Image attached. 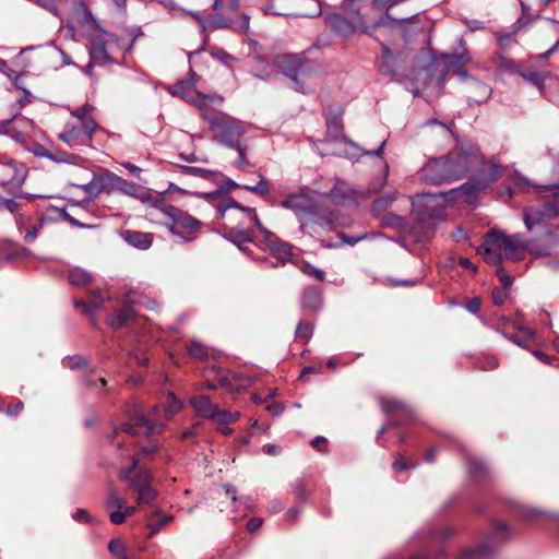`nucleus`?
<instances>
[{"instance_id": "1", "label": "nucleus", "mask_w": 559, "mask_h": 559, "mask_svg": "<svg viewBox=\"0 0 559 559\" xmlns=\"http://www.w3.org/2000/svg\"><path fill=\"white\" fill-rule=\"evenodd\" d=\"M493 160L486 163L479 148L469 140H462L447 156L430 158L419 170L421 181L427 185L440 186L463 178L472 168L481 166L476 181L488 175Z\"/></svg>"}, {"instance_id": "2", "label": "nucleus", "mask_w": 559, "mask_h": 559, "mask_svg": "<svg viewBox=\"0 0 559 559\" xmlns=\"http://www.w3.org/2000/svg\"><path fill=\"white\" fill-rule=\"evenodd\" d=\"M500 175V166L491 164L488 175L481 181L472 179L459 188L447 193L430 194L424 193L413 199L414 211L425 218L442 219V212L451 202L471 203L475 193L488 187L497 180Z\"/></svg>"}, {"instance_id": "3", "label": "nucleus", "mask_w": 559, "mask_h": 559, "mask_svg": "<svg viewBox=\"0 0 559 559\" xmlns=\"http://www.w3.org/2000/svg\"><path fill=\"white\" fill-rule=\"evenodd\" d=\"M477 252L492 265L501 264L503 259L521 261L526 252V239L522 235L508 236L501 230L493 229L484 236Z\"/></svg>"}, {"instance_id": "4", "label": "nucleus", "mask_w": 559, "mask_h": 559, "mask_svg": "<svg viewBox=\"0 0 559 559\" xmlns=\"http://www.w3.org/2000/svg\"><path fill=\"white\" fill-rule=\"evenodd\" d=\"M236 209L248 215V217L254 223L258 229L263 236V242L273 252L276 262H272L274 266L284 265L292 257V248L288 243L280 240L273 233L267 230L260 222L258 214L254 209L240 205L233 199L225 200L217 205L218 215L224 218L226 213Z\"/></svg>"}, {"instance_id": "5", "label": "nucleus", "mask_w": 559, "mask_h": 559, "mask_svg": "<svg viewBox=\"0 0 559 559\" xmlns=\"http://www.w3.org/2000/svg\"><path fill=\"white\" fill-rule=\"evenodd\" d=\"M274 67L294 83V88L300 93L311 91V72L313 66L310 61L296 55H280L274 59Z\"/></svg>"}, {"instance_id": "6", "label": "nucleus", "mask_w": 559, "mask_h": 559, "mask_svg": "<svg viewBox=\"0 0 559 559\" xmlns=\"http://www.w3.org/2000/svg\"><path fill=\"white\" fill-rule=\"evenodd\" d=\"M281 206L294 212L302 229L311 224H320V206L307 188L289 194Z\"/></svg>"}, {"instance_id": "7", "label": "nucleus", "mask_w": 559, "mask_h": 559, "mask_svg": "<svg viewBox=\"0 0 559 559\" xmlns=\"http://www.w3.org/2000/svg\"><path fill=\"white\" fill-rule=\"evenodd\" d=\"M131 45L123 46L111 33L99 29L90 35L88 55L93 63L100 67L115 62V55L120 51H129Z\"/></svg>"}, {"instance_id": "8", "label": "nucleus", "mask_w": 559, "mask_h": 559, "mask_svg": "<svg viewBox=\"0 0 559 559\" xmlns=\"http://www.w3.org/2000/svg\"><path fill=\"white\" fill-rule=\"evenodd\" d=\"M155 206L160 209L162 212L170 219L166 223L173 235L179 237L183 241H192L198 237L201 222L187 212L175 207L173 205H160L155 203Z\"/></svg>"}, {"instance_id": "9", "label": "nucleus", "mask_w": 559, "mask_h": 559, "mask_svg": "<svg viewBox=\"0 0 559 559\" xmlns=\"http://www.w3.org/2000/svg\"><path fill=\"white\" fill-rule=\"evenodd\" d=\"M202 117L207 121L211 131L214 132V139L217 142L233 148L240 144V139L246 132V128L241 121L214 117L207 115V111H205Z\"/></svg>"}, {"instance_id": "10", "label": "nucleus", "mask_w": 559, "mask_h": 559, "mask_svg": "<svg viewBox=\"0 0 559 559\" xmlns=\"http://www.w3.org/2000/svg\"><path fill=\"white\" fill-rule=\"evenodd\" d=\"M168 91L171 95L178 96L198 107L202 115L212 107L221 106L224 100L219 95L209 96L195 91V80L193 76L187 80H179Z\"/></svg>"}, {"instance_id": "11", "label": "nucleus", "mask_w": 559, "mask_h": 559, "mask_svg": "<svg viewBox=\"0 0 559 559\" xmlns=\"http://www.w3.org/2000/svg\"><path fill=\"white\" fill-rule=\"evenodd\" d=\"M552 201H548L540 206H532L524 212V224L528 230L534 227H543L549 219L556 217L559 213V188L549 190Z\"/></svg>"}, {"instance_id": "12", "label": "nucleus", "mask_w": 559, "mask_h": 559, "mask_svg": "<svg viewBox=\"0 0 559 559\" xmlns=\"http://www.w3.org/2000/svg\"><path fill=\"white\" fill-rule=\"evenodd\" d=\"M164 429V425L151 420L142 411H136L130 415V423L123 424L115 430V436L119 432H126L131 436H151L158 433Z\"/></svg>"}, {"instance_id": "13", "label": "nucleus", "mask_w": 559, "mask_h": 559, "mask_svg": "<svg viewBox=\"0 0 559 559\" xmlns=\"http://www.w3.org/2000/svg\"><path fill=\"white\" fill-rule=\"evenodd\" d=\"M26 167L13 159L0 164V185L10 193L16 194L26 178Z\"/></svg>"}, {"instance_id": "14", "label": "nucleus", "mask_w": 559, "mask_h": 559, "mask_svg": "<svg viewBox=\"0 0 559 559\" xmlns=\"http://www.w3.org/2000/svg\"><path fill=\"white\" fill-rule=\"evenodd\" d=\"M98 124L87 122L86 126L79 122H68L59 139L69 146L87 145L93 139Z\"/></svg>"}, {"instance_id": "15", "label": "nucleus", "mask_w": 559, "mask_h": 559, "mask_svg": "<svg viewBox=\"0 0 559 559\" xmlns=\"http://www.w3.org/2000/svg\"><path fill=\"white\" fill-rule=\"evenodd\" d=\"M558 243L556 235L547 231L537 240H526V252L534 258L548 257L556 250Z\"/></svg>"}, {"instance_id": "16", "label": "nucleus", "mask_w": 559, "mask_h": 559, "mask_svg": "<svg viewBox=\"0 0 559 559\" xmlns=\"http://www.w3.org/2000/svg\"><path fill=\"white\" fill-rule=\"evenodd\" d=\"M150 481L151 475L146 471L130 478V486L138 491L139 503H151L155 499L156 491L148 485Z\"/></svg>"}, {"instance_id": "17", "label": "nucleus", "mask_w": 559, "mask_h": 559, "mask_svg": "<svg viewBox=\"0 0 559 559\" xmlns=\"http://www.w3.org/2000/svg\"><path fill=\"white\" fill-rule=\"evenodd\" d=\"M465 80L464 91L469 104H480L489 98L491 88L487 84L469 76Z\"/></svg>"}, {"instance_id": "18", "label": "nucleus", "mask_w": 559, "mask_h": 559, "mask_svg": "<svg viewBox=\"0 0 559 559\" xmlns=\"http://www.w3.org/2000/svg\"><path fill=\"white\" fill-rule=\"evenodd\" d=\"M112 183L117 190L126 195L138 198L143 202L150 200V195L147 193L140 192L136 185L129 182L119 176H112Z\"/></svg>"}, {"instance_id": "19", "label": "nucleus", "mask_w": 559, "mask_h": 559, "mask_svg": "<svg viewBox=\"0 0 559 559\" xmlns=\"http://www.w3.org/2000/svg\"><path fill=\"white\" fill-rule=\"evenodd\" d=\"M328 24L341 36H349L355 32V25L345 16L334 13L326 17Z\"/></svg>"}, {"instance_id": "20", "label": "nucleus", "mask_w": 559, "mask_h": 559, "mask_svg": "<svg viewBox=\"0 0 559 559\" xmlns=\"http://www.w3.org/2000/svg\"><path fill=\"white\" fill-rule=\"evenodd\" d=\"M190 404L195 411V413L203 417L210 419L213 416L216 405H214L210 397L206 395L194 396L190 400Z\"/></svg>"}, {"instance_id": "21", "label": "nucleus", "mask_w": 559, "mask_h": 559, "mask_svg": "<svg viewBox=\"0 0 559 559\" xmlns=\"http://www.w3.org/2000/svg\"><path fill=\"white\" fill-rule=\"evenodd\" d=\"M472 60L471 56L466 50H463L462 52L453 53L451 56H448L447 58V66L449 68L457 67L455 70V73L463 79H468V74L466 71L462 70L461 67L469 63Z\"/></svg>"}, {"instance_id": "22", "label": "nucleus", "mask_w": 559, "mask_h": 559, "mask_svg": "<svg viewBox=\"0 0 559 559\" xmlns=\"http://www.w3.org/2000/svg\"><path fill=\"white\" fill-rule=\"evenodd\" d=\"M133 316L134 310L129 301H127L121 310L108 317L107 322L111 328L119 329L123 326Z\"/></svg>"}, {"instance_id": "23", "label": "nucleus", "mask_w": 559, "mask_h": 559, "mask_svg": "<svg viewBox=\"0 0 559 559\" xmlns=\"http://www.w3.org/2000/svg\"><path fill=\"white\" fill-rule=\"evenodd\" d=\"M127 242L139 249H147L152 245V237L150 234L134 230H127L124 233Z\"/></svg>"}, {"instance_id": "24", "label": "nucleus", "mask_w": 559, "mask_h": 559, "mask_svg": "<svg viewBox=\"0 0 559 559\" xmlns=\"http://www.w3.org/2000/svg\"><path fill=\"white\" fill-rule=\"evenodd\" d=\"M95 108L91 104H84L82 107L71 109L70 114L73 118H75L79 123L85 124L87 122H92L93 124H98L94 117Z\"/></svg>"}, {"instance_id": "25", "label": "nucleus", "mask_w": 559, "mask_h": 559, "mask_svg": "<svg viewBox=\"0 0 559 559\" xmlns=\"http://www.w3.org/2000/svg\"><path fill=\"white\" fill-rule=\"evenodd\" d=\"M355 193V190L350 188L346 182L336 180L333 189L330 191L329 197L333 200H346L350 199Z\"/></svg>"}, {"instance_id": "26", "label": "nucleus", "mask_w": 559, "mask_h": 559, "mask_svg": "<svg viewBox=\"0 0 559 559\" xmlns=\"http://www.w3.org/2000/svg\"><path fill=\"white\" fill-rule=\"evenodd\" d=\"M302 307L310 310H317L321 306V294L316 288H307L302 295Z\"/></svg>"}, {"instance_id": "27", "label": "nucleus", "mask_w": 559, "mask_h": 559, "mask_svg": "<svg viewBox=\"0 0 559 559\" xmlns=\"http://www.w3.org/2000/svg\"><path fill=\"white\" fill-rule=\"evenodd\" d=\"M108 550L116 559H133L127 550L126 543L121 538L110 539Z\"/></svg>"}, {"instance_id": "28", "label": "nucleus", "mask_w": 559, "mask_h": 559, "mask_svg": "<svg viewBox=\"0 0 559 559\" xmlns=\"http://www.w3.org/2000/svg\"><path fill=\"white\" fill-rule=\"evenodd\" d=\"M240 417L239 412H228L225 409H218V407H215V411L213 413V416L210 418V420L216 423L217 425H229L235 423Z\"/></svg>"}, {"instance_id": "29", "label": "nucleus", "mask_w": 559, "mask_h": 559, "mask_svg": "<svg viewBox=\"0 0 559 559\" xmlns=\"http://www.w3.org/2000/svg\"><path fill=\"white\" fill-rule=\"evenodd\" d=\"M393 61H394V58H393V55L390 51V49L388 47H383L382 48V57H381V61L379 64L380 72L385 75H389V76H394L395 70L393 68Z\"/></svg>"}, {"instance_id": "30", "label": "nucleus", "mask_w": 559, "mask_h": 559, "mask_svg": "<svg viewBox=\"0 0 559 559\" xmlns=\"http://www.w3.org/2000/svg\"><path fill=\"white\" fill-rule=\"evenodd\" d=\"M520 74L530 83L534 84L538 88H542L547 78V73L537 70H524L521 71Z\"/></svg>"}, {"instance_id": "31", "label": "nucleus", "mask_w": 559, "mask_h": 559, "mask_svg": "<svg viewBox=\"0 0 559 559\" xmlns=\"http://www.w3.org/2000/svg\"><path fill=\"white\" fill-rule=\"evenodd\" d=\"M69 281L74 286H84L91 281V275L85 270L75 267L69 272Z\"/></svg>"}, {"instance_id": "32", "label": "nucleus", "mask_w": 559, "mask_h": 559, "mask_svg": "<svg viewBox=\"0 0 559 559\" xmlns=\"http://www.w3.org/2000/svg\"><path fill=\"white\" fill-rule=\"evenodd\" d=\"M105 297L100 294H95L91 297V299L87 302L83 301H75L76 307H84L85 311L93 314L104 302Z\"/></svg>"}, {"instance_id": "33", "label": "nucleus", "mask_w": 559, "mask_h": 559, "mask_svg": "<svg viewBox=\"0 0 559 559\" xmlns=\"http://www.w3.org/2000/svg\"><path fill=\"white\" fill-rule=\"evenodd\" d=\"M182 407V404L179 400L176 399L174 393H168L167 395V404L165 405L164 412L165 417L170 419L174 415H176Z\"/></svg>"}, {"instance_id": "34", "label": "nucleus", "mask_w": 559, "mask_h": 559, "mask_svg": "<svg viewBox=\"0 0 559 559\" xmlns=\"http://www.w3.org/2000/svg\"><path fill=\"white\" fill-rule=\"evenodd\" d=\"M135 512L134 507H126L120 511H109V519L111 523L119 525L122 524L126 519Z\"/></svg>"}, {"instance_id": "35", "label": "nucleus", "mask_w": 559, "mask_h": 559, "mask_svg": "<svg viewBox=\"0 0 559 559\" xmlns=\"http://www.w3.org/2000/svg\"><path fill=\"white\" fill-rule=\"evenodd\" d=\"M229 237L233 242L241 249L242 242H249L252 240V233L248 229L236 230L231 228L229 230Z\"/></svg>"}, {"instance_id": "36", "label": "nucleus", "mask_w": 559, "mask_h": 559, "mask_svg": "<svg viewBox=\"0 0 559 559\" xmlns=\"http://www.w3.org/2000/svg\"><path fill=\"white\" fill-rule=\"evenodd\" d=\"M243 189L251 191L259 195H267L270 193V186L262 175H259V182L254 186L243 185Z\"/></svg>"}, {"instance_id": "37", "label": "nucleus", "mask_w": 559, "mask_h": 559, "mask_svg": "<svg viewBox=\"0 0 559 559\" xmlns=\"http://www.w3.org/2000/svg\"><path fill=\"white\" fill-rule=\"evenodd\" d=\"M124 499L119 497L115 489L110 490L105 502L106 509L111 510L116 508V511H120L124 508Z\"/></svg>"}, {"instance_id": "38", "label": "nucleus", "mask_w": 559, "mask_h": 559, "mask_svg": "<svg viewBox=\"0 0 559 559\" xmlns=\"http://www.w3.org/2000/svg\"><path fill=\"white\" fill-rule=\"evenodd\" d=\"M188 353L194 358L204 359L209 356V347L198 341H192L188 347Z\"/></svg>"}, {"instance_id": "39", "label": "nucleus", "mask_w": 559, "mask_h": 559, "mask_svg": "<svg viewBox=\"0 0 559 559\" xmlns=\"http://www.w3.org/2000/svg\"><path fill=\"white\" fill-rule=\"evenodd\" d=\"M397 197V192H392L388 195L377 199L372 204V210L377 213L385 210Z\"/></svg>"}, {"instance_id": "40", "label": "nucleus", "mask_w": 559, "mask_h": 559, "mask_svg": "<svg viewBox=\"0 0 559 559\" xmlns=\"http://www.w3.org/2000/svg\"><path fill=\"white\" fill-rule=\"evenodd\" d=\"M416 464L412 463L408 459L403 455H397L395 461L393 462V468L397 472L406 471L408 468H414Z\"/></svg>"}, {"instance_id": "41", "label": "nucleus", "mask_w": 559, "mask_h": 559, "mask_svg": "<svg viewBox=\"0 0 559 559\" xmlns=\"http://www.w3.org/2000/svg\"><path fill=\"white\" fill-rule=\"evenodd\" d=\"M312 335V326L305 322H299L296 328V336L308 341Z\"/></svg>"}, {"instance_id": "42", "label": "nucleus", "mask_w": 559, "mask_h": 559, "mask_svg": "<svg viewBox=\"0 0 559 559\" xmlns=\"http://www.w3.org/2000/svg\"><path fill=\"white\" fill-rule=\"evenodd\" d=\"M496 273L502 284V289L507 290L513 284V277L506 274L501 264L497 265Z\"/></svg>"}, {"instance_id": "43", "label": "nucleus", "mask_w": 559, "mask_h": 559, "mask_svg": "<svg viewBox=\"0 0 559 559\" xmlns=\"http://www.w3.org/2000/svg\"><path fill=\"white\" fill-rule=\"evenodd\" d=\"M382 408L385 413H394V412H399V411H405L406 405L400 401L392 400V401L384 402L382 404Z\"/></svg>"}, {"instance_id": "44", "label": "nucleus", "mask_w": 559, "mask_h": 559, "mask_svg": "<svg viewBox=\"0 0 559 559\" xmlns=\"http://www.w3.org/2000/svg\"><path fill=\"white\" fill-rule=\"evenodd\" d=\"M238 152V159L235 162V166L241 170H245L248 165H249V162L246 157V148L239 144L238 146L235 147Z\"/></svg>"}, {"instance_id": "45", "label": "nucleus", "mask_w": 559, "mask_h": 559, "mask_svg": "<svg viewBox=\"0 0 559 559\" xmlns=\"http://www.w3.org/2000/svg\"><path fill=\"white\" fill-rule=\"evenodd\" d=\"M301 270L305 274L313 276L319 281H322L324 278V272L309 263H305Z\"/></svg>"}, {"instance_id": "46", "label": "nucleus", "mask_w": 559, "mask_h": 559, "mask_svg": "<svg viewBox=\"0 0 559 559\" xmlns=\"http://www.w3.org/2000/svg\"><path fill=\"white\" fill-rule=\"evenodd\" d=\"M173 521V515H166L160 521L155 524H150L151 532L147 537H152L154 534L158 533L164 526Z\"/></svg>"}, {"instance_id": "47", "label": "nucleus", "mask_w": 559, "mask_h": 559, "mask_svg": "<svg viewBox=\"0 0 559 559\" xmlns=\"http://www.w3.org/2000/svg\"><path fill=\"white\" fill-rule=\"evenodd\" d=\"M487 473V466L484 462L481 461H474L472 463V466H471V474L474 476V477H479L481 476L483 474H486Z\"/></svg>"}, {"instance_id": "48", "label": "nucleus", "mask_w": 559, "mask_h": 559, "mask_svg": "<svg viewBox=\"0 0 559 559\" xmlns=\"http://www.w3.org/2000/svg\"><path fill=\"white\" fill-rule=\"evenodd\" d=\"M508 297L507 290L502 288H495L491 293V298L495 305H502Z\"/></svg>"}, {"instance_id": "49", "label": "nucleus", "mask_w": 559, "mask_h": 559, "mask_svg": "<svg viewBox=\"0 0 559 559\" xmlns=\"http://www.w3.org/2000/svg\"><path fill=\"white\" fill-rule=\"evenodd\" d=\"M485 552L486 550L484 548L466 549L461 554L460 559H478Z\"/></svg>"}, {"instance_id": "50", "label": "nucleus", "mask_w": 559, "mask_h": 559, "mask_svg": "<svg viewBox=\"0 0 559 559\" xmlns=\"http://www.w3.org/2000/svg\"><path fill=\"white\" fill-rule=\"evenodd\" d=\"M85 364L86 362H85L84 358H82L80 356L67 357L63 360V365L72 368V369L85 366Z\"/></svg>"}, {"instance_id": "51", "label": "nucleus", "mask_w": 559, "mask_h": 559, "mask_svg": "<svg viewBox=\"0 0 559 559\" xmlns=\"http://www.w3.org/2000/svg\"><path fill=\"white\" fill-rule=\"evenodd\" d=\"M524 333H525V336L523 338H519V337H509L507 336L510 341H512L514 344L519 345V346H522L524 347L525 346V342L526 341H530L533 338L534 336V331L531 330V329H524L523 330Z\"/></svg>"}, {"instance_id": "52", "label": "nucleus", "mask_w": 559, "mask_h": 559, "mask_svg": "<svg viewBox=\"0 0 559 559\" xmlns=\"http://www.w3.org/2000/svg\"><path fill=\"white\" fill-rule=\"evenodd\" d=\"M0 210H8L11 213L16 212L17 203L11 199L0 197Z\"/></svg>"}, {"instance_id": "53", "label": "nucleus", "mask_w": 559, "mask_h": 559, "mask_svg": "<svg viewBox=\"0 0 559 559\" xmlns=\"http://www.w3.org/2000/svg\"><path fill=\"white\" fill-rule=\"evenodd\" d=\"M139 462V459L134 456L132 460V465L129 468L120 471V479L128 480L130 478L131 473L138 468Z\"/></svg>"}, {"instance_id": "54", "label": "nucleus", "mask_w": 559, "mask_h": 559, "mask_svg": "<svg viewBox=\"0 0 559 559\" xmlns=\"http://www.w3.org/2000/svg\"><path fill=\"white\" fill-rule=\"evenodd\" d=\"M0 72L5 74L10 79H16L17 74L15 71L9 68L8 62L0 58Z\"/></svg>"}, {"instance_id": "55", "label": "nucleus", "mask_w": 559, "mask_h": 559, "mask_svg": "<svg viewBox=\"0 0 559 559\" xmlns=\"http://www.w3.org/2000/svg\"><path fill=\"white\" fill-rule=\"evenodd\" d=\"M186 170L191 175L200 176L202 178H207L211 175L210 170L199 167H186Z\"/></svg>"}, {"instance_id": "56", "label": "nucleus", "mask_w": 559, "mask_h": 559, "mask_svg": "<svg viewBox=\"0 0 559 559\" xmlns=\"http://www.w3.org/2000/svg\"><path fill=\"white\" fill-rule=\"evenodd\" d=\"M157 449H158L157 443L152 440H150L146 444L141 447L142 453L146 454V455L155 453L157 451Z\"/></svg>"}, {"instance_id": "57", "label": "nucleus", "mask_w": 559, "mask_h": 559, "mask_svg": "<svg viewBox=\"0 0 559 559\" xmlns=\"http://www.w3.org/2000/svg\"><path fill=\"white\" fill-rule=\"evenodd\" d=\"M131 358H133L140 366H147L148 358L139 353L138 350L130 353Z\"/></svg>"}, {"instance_id": "58", "label": "nucleus", "mask_w": 559, "mask_h": 559, "mask_svg": "<svg viewBox=\"0 0 559 559\" xmlns=\"http://www.w3.org/2000/svg\"><path fill=\"white\" fill-rule=\"evenodd\" d=\"M294 492L299 499H306L307 498V491L305 489V486L302 481H297L294 485Z\"/></svg>"}, {"instance_id": "59", "label": "nucleus", "mask_w": 559, "mask_h": 559, "mask_svg": "<svg viewBox=\"0 0 559 559\" xmlns=\"http://www.w3.org/2000/svg\"><path fill=\"white\" fill-rule=\"evenodd\" d=\"M263 521L260 518L250 519L247 523V528L249 532H255L262 525Z\"/></svg>"}, {"instance_id": "60", "label": "nucleus", "mask_w": 559, "mask_h": 559, "mask_svg": "<svg viewBox=\"0 0 559 559\" xmlns=\"http://www.w3.org/2000/svg\"><path fill=\"white\" fill-rule=\"evenodd\" d=\"M311 2L314 4V10L312 12H309V13H305L304 15L305 16H308V17H316V16H319L322 12V8H321V3L320 1L318 0H311Z\"/></svg>"}, {"instance_id": "61", "label": "nucleus", "mask_w": 559, "mask_h": 559, "mask_svg": "<svg viewBox=\"0 0 559 559\" xmlns=\"http://www.w3.org/2000/svg\"><path fill=\"white\" fill-rule=\"evenodd\" d=\"M122 166L124 168H127L131 175H133L134 177H138L140 178V175H141V168L135 166L134 164H131V163H123Z\"/></svg>"}, {"instance_id": "62", "label": "nucleus", "mask_w": 559, "mask_h": 559, "mask_svg": "<svg viewBox=\"0 0 559 559\" xmlns=\"http://www.w3.org/2000/svg\"><path fill=\"white\" fill-rule=\"evenodd\" d=\"M466 237H467L466 233L461 227H456L455 230L452 233V238L455 241H461V240L465 239Z\"/></svg>"}, {"instance_id": "63", "label": "nucleus", "mask_w": 559, "mask_h": 559, "mask_svg": "<svg viewBox=\"0 0 559 559\" xmlns=\"http://www.w3.org/2000/svg\"><path fill=\"white\" fill-rule=\"evenodd\" d=\"M213 56H215L225 63H228L230 60H233V57L223 50H216L215 52H213Z\"/></svg>"}, {"instance_id": "64", "label": "nucleus", "mask_w": 559, "mask_h": 559, "mask_svg": "<svg viewBox=\"0 0 559 559\" xmlns=\"http://www.w3.org/2000/svg\"><path fill=\"white\" fill-rule=\"evenodd\" d=\"M37 233H38V228L36 226H33L31 227L26 234H25V240L27 242H32L35 240L36 236H37Z\"/></svg>"}]
</instances>
